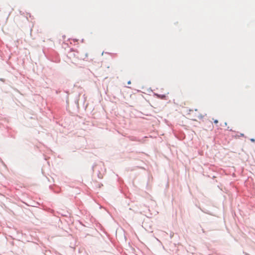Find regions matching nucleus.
I'll list each match as a JSON object with an SVG mask.
<instances>
[{
	"mask_svg": "<svg viewBox=\"0 0 255 255\" xmlns=\"http://www.w3.org/2000/svg\"><path fill=\"white\" fill-rule=\"evenodd\" d=\"M189 118L193 121H197V119H201L204 116V115L198 110H190L188 114Z\"/></svg>",
	"mask_w": 255,
	"mask_h": 255,
	"instance_id": "1",
	"label": "nucleus"
},
{
	"mask_svg": "<svg viewBox=\"0 0 255 255\" xmlns=\"http://www.w3.org/2000/svg\"><path fill=\"white\" fill-rule=\"evenodd\" d=\"M214 122L215 124H218V121L217 120H215L214 121Z\"/></svg>",
	"mask_w": 255,
	"mask_h": 255,
	"instance_id": "2",
	"label": "nucleus"
},
{
	"mask_svg": "<svg viewBox=\"0 0 255 255\" xmlns=\"http://www.w3.org/2000/svg\"><path fill=\"white\" fill-rule=\"evenodd\" d=\"M70 54H71L74 55V52H73V51H71V52H70Z\"/></svg>",
	"mask_w": 255,
	"mask_h": 255,
	"instance_id": "3",
	"label": "nucleus"
},
{
	"mask_svg": "<svg viewBox=\"0 0 255 255\" xmlns=\"http://www.w3.org/2000/svg\"><path fill=\"white\" fill-rule=\"evenodd\" d=\"M128 84H130L131 83L130 81H128Z\"/></svg>",
	"mask_w": 255,
	"mask_h": 255,
	"instance_id": "4",
	"label": "nucleus"
}]
</instances>
